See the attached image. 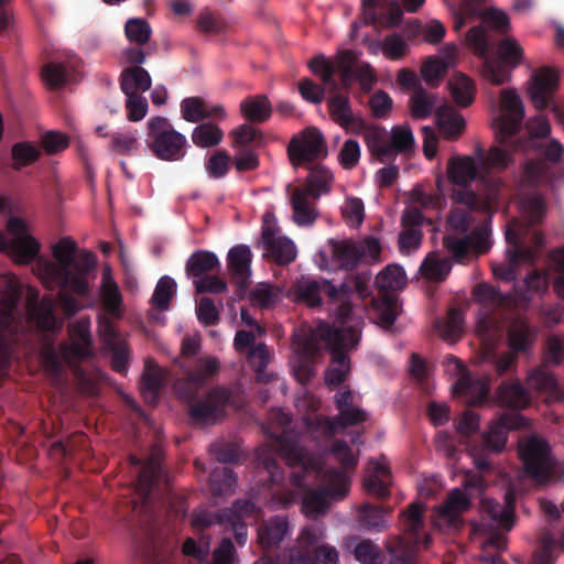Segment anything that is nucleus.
Wrapping results in <instances>:
<instances>
[{
    "instance_id": "nucleus-14",
    "label": "nucleus",
    "mask_w": 564,
    "mask_h": 564,
    "mask_svg": "<svg viewBox=\"0 0 564 564\" xmlns=\"http://www.w3.org/2000/svg\"><path fill=\"white\" fill-rule=\"evenodd\" d=\"M549 164L542 159H530L524 163L521 172V184L531 191L524 193L521 197L523 212H545V198L534 188L549 180Z\"/></svg>"
},
{
    "instance_id": "nucleus-2",
    "label": "nucleus",
    "mask_w": 564,
    "mask_h": 564,
    "mask_svg": "<svg viewBox=\"0 0 564 564\" xmlns=\"http://www.w3.org/2000/svg\"><path fill=\"white\" fill-rule=\"evenodd\" d=\"M466 41L475 55L480 57V76L491 85L501 86L511 80L512 72L521 64L524 51L520 43L511 36L497 43L496 53L489 55L491 43L487 31L481 26H473L466 34Z\"/></svg>"
},
{
    "instance_id": "nucleus-26",
    "label": "nucleus",
    "mask_w": 564,
    "mask_h": 564,
    "mask_svg": "<svg viewBox=\"0 0 564 564\" xmlns=\"http://www.w3.org/2000/svg\"><path fill=\"white\" fill-rule=\"evenodd\" d=\"M99 296L106 313L113 317H120L122 313V295L108 264L102 268Z\"/></svg>"
},
{
    "instance_id": "nucleus-43",
    "label": "nucleus",
    "mask_w": 564,
    "mask_h": 564,
    "mask_svg": "<svg viewBox=\"0 0 564 564\" xmlns=\"http://www.w3.org/2000/svg\"><path fill=\"white\" fill-rule=\"evenodd\" d=\"M415 140L413 132L408 126H394L391 130V140L389 143L390 160L394 159L397 153L410 154L414 151Z\"/></svg>"
},
{
    "instance_id": "nucleus-60",
    "label": "nucleus",
    "mask_w": 564,
    "mask_h": 564,
    "mask_svg": "<svg viewBox=\"0 0 564 564\" xmlns=\"http://www.w3.org/2000/svg\"><path fill=\"white\" fill-rule=\"evenodd\" d=\"M360 160V147L359 143L354 139H348L344 142L339 153V164L345 170H352Z\"/></svg>"
},
{
    "instance_id": "nucleus-62",
    "label": "nucleus",
    "mask_w": 564,
    "mask_h": 564,
    "mask_svg": "<svg viewBox=\"0 0 564 564\" xmlns=\"http://www.w3.org/2000/svg\"><path fill=\"white\" fill-rule=\"evenodd\" d=\"M509 341L517 350H524L531 344L532 335L523 322L517 321L510 326Z\"/></svg>"
},
{
    "instance_id": "nucleus-31",
    "label": "nucleus",
    "mask_w": 564,
    "mask_h": 564,
    "mask_svg": "<svg viewBox=\"0 0 564 564\" xmlns=\"http://www.w3.org/2000/svg\"><path fill=\"white\" fill-rule=\"evenodd\" d=\"M528 139L517 138L516 150L527 151L528 149L541 150V138H546L551 133V124L546 117L542 115L535 116L527 122Z\"/></svg>"
},
{
    "instance_id": "nucleus-9",
    "label": "nucleus",
    "mask_w": 564,
    "mask_h": 564,
    "mask_svg": "<svg viewBox=\"0 0 564 564\" xmlns=\"http://www.w3.org/2000/svg\"><path fill=\"white\" fill-rule=\"evenodd\" d=\"M333 182L332 172L317 165L310 171L304 185L288 184L286 194L293 212H315L316 202L330 192Z\"/></svg>"
},
{
    "instance_id": "nucleus-22",
    "label": "nucleus",
    "mask_w": 564,
    "mask_h": 564,
    "mask_svg": "<svg viewBox=\"0 0 564 564\" xmlns=\"http://www.w3.org/2000/svg\"><path fill=\"white\" fill-rule=\"evenodd\" d=\"M182 118L192 123L202 122L205 119L223 121L227 112L221 105H209L202 97H187L181 101Z\"/></svg>"
},
{
    "instance_id": "nucleus-24",
    "label": "nucleus",
    "mask_w": 564,
    "mask_h": 564,
    "mask_svg": "<svg viewBox=\"0 0 564 564\" xmlns=\"http://www.w3.org/2000/svg\"><path fill=\"white\" fill-rule=\"evenodd\" d=\"M469 507V499L459 489H454L448 495L447 500L438 508L437 518L434 524L438 528H457L459 514Z\"/></svg>"
},
{
    "instance_id": "nucleus-44",
    "label": "nucleus",
    "mask_w": 564,
    "mask_h": 564,
    "mask_svg": "<svg viewBox=\"0 0 564 564\" xmlns=\"http://www.w3.org/2000/svg\"><path fill=\"white\" fill-rule=\"evenodd\" d=\"M164 371L153 361L148 360L143 373L142 393L148 402L156 400L160 388L162 387Z\"/></svg>"
},
{
    "instance_id": "nucleus-27",
    "label": "nucleus",
    "mask_w": 564,
    "mask_h": 564,
    "mask_svg": "<svg viewBox=\"0 0 564 564\" xmlns=\"http://www.w3.org/2000/svg\"><path fill=\"white\" fill-rule=\"evenodd\" d=\"M435 120L441 134L447 140L457 139L465 130L464 117L448 105L437 108Z\"/></svg>"
},
{
    "instance_id": "nucleus-46",
    "label": "nucleus",
    "mask_w": 564,
    "mask_h": 564,
    "mask_svg": "<svg viewBox=\"0 0 564 564\" xmlns=\"http://www.w3.org/2000/svg\"><path fill=\"white\" fill-rule=\"evenodd\" d=\"M376 283L382 292L398 291L406 284V275L400 265L390 264L377 275Z\"/></svg>"
},
{
    "instance_id": "nucleus-18",
    "label": "nucleus",
    "mask_w": 564,
    "mask_h": 564,
    "mask_svg": "<svg viewBox=\"0 0 564 564\" xmlns=\"http://www.w3.org/2000/svg\"><path fill=\"white\" fill-rule=\"evenodd\" d=\"M406 207L404 212H421V209H436L441 212L446 205L442 189V178L437 177L436 186L416 184L404 195Z\"/></svg>"
},
{
    "instance_id": "nucleus-4",
    "label": "nucleus",
    "mask_w": 564,
    "mask_h": 564,
    "mask_svg": "<svg viewBox=\"0 0 564 564\" xmlns=\"http://www.w3.org/2000/svg\"><path fill=\"white\" fill-rule=\"evenodd\" d=\"M524 118V106L516 89H502L500 93V113L495 119L496 134L503 147H492L485 163L497 171H503L513 162V153Z\"/></svg>"
},
{
    "instance_id": "nucleus-49",
    "label": "nucleus",
    "mask_w": 564,
    "mask_h": 564,
    "mask_svg": "<svg viewBox=\"0 0 564 564\" xmlns=\"http://www.w3.org/2000/svg\"><path fill=\"white\" fill-rule=\"evenodd\" d=\"M390 471L384 464H376L373 467V474L369 475L365 479L366 490L377 497H383L390 485Z\"/></svg>"
},
{
    "instance_id": "nucleus-16",
    "label": "nucleus",
    "mask_w": 564,
    "mask_h": 564,
    "mask_svg": "<svg viewBox=\"0 0 564 564\" xmlns=\"http://www.w3.org/2000/svg\"><path fill=\"white\" fill-rule=\"evenodd\" d=\"M278 231L274 216L272 214L267 215L263 219L261 243L268 251L269 257L276 263L288 264L296 258L297 250L291 239L276 236Z\"/></svg>"
},
{
    "instance_id": "nucleus-30",
    "label": "nucleus",
    "mask_w": 564,
    "mask_h": 564,
    "mask_svg": "<svg viewBox=\"0 0 564 564\" xmlns=\"http://www.w3.org/2000/svg\"><path fill=\"white\" fill-rule=\"evenodd\" d=\"M358 134H362L368 150L382 163L390 161L389 143L386 141L387 132L379 126H369L365 121V127Z\"/></svg>"
},
{
    "instance_id": "nucleus-17",
    "label": "nucleus",
    "mask_w": 564,
    "mask_h": 564,
    "mask_svg": "<svg viewBox=\"0 0 564 564\" xmlns=\"http://www.w3.org/2000/svg\"><path fill=\"white\" fill-rule=\"evenodd\" d=\"M362 23L380 28H395L403 18L400 3L395 0H361Z\"/></svg>"
},
{
    "instance_id": "nucleus-11",
    "label": "nucleus",
    "mask_w": 564,
    "mask_h": 564,
    "mask_svg": "<svg viewBox=\"0 0 564 564\" xmlns=\"http://www.w3.org/2000/svg\"><path fill=\"white\" fill-rule=\"evenodd\" d=\"M10 236L9 256L20 264H29L41 259V242L31 234L29 224L18 216H12L7 223Z\"/></svg>"
},
{
    "instance_id": "nucleus-3",
    "label": "nucleus",
    "mask_w": 564,
    "mask_h": 564,
    "mask_svg": "<svg viewBox=\"0 0 564 564\" xmlns=\"http://www.w3.org/2000/svg\"><path fill=\"white\" fill-rule=\"evenodd\" d=\"M364 297L365 283L354 281V286L347 282L334 284L330 281H315L301 278L294 286L295 300L305 303L308 307H319L323 304L321 294L325 296L326 310L335 317V326L351 323V317H358L352 308V291Z\"/></svg>"
},
{
    "instance_id": "nucleus-47",
    "label": "nucleus",
    "mask_w": 564,
    "mask_h": 564,
    "mask_svg": "<svg viewBox=\"0 0 564 564\" xmlns=\"http://www.w3.org/2000/svg\"><path fill=\"white\" fill-rule=\"evenodd\" d=\"M228 394L226 391L215 392L206 404H199L192 409V414L203 423H213L218 416L220 406L227 401Z\"/></svg>"
},
{
    "instance_id": "nucleus-10",
    "label": "nucleus",
    "mask_w": 564,
    "mask_h": 564,
    "mask_svg": "<svg viewBox=\"0 0 564 564\" xmlns=\"http://www.w3.org/2000/svg\"><path fill=\"white\" fill-rule=\"evenodd\" d=\"M519 455L532 479L536 484L545 482L554 464L547 442L538 435L529 436L520 442Z\"/></svg>"
},
{
    "instance_id": "nucleus-20",
    "label": "nucleus",
    "mask_w": 564,
    "mask_h": 564,
    "mask_svg": "<svg viewBox=\"0 0 564 564\" xmlns=\"http://www.w3.org/2000/svg\"><path fill=\"white\" fill-rule=\"evenodd\" d=\"M558 86L557 75L550 68H541L531 76L528 94L538 110L549 107L552 95Z\"/></svg>"
},
{
    "instance_id": "nucleus-25",
    "label": "nucleus",
    "mask_w": 564,
    "mask_h": 564,
    "mask_svg": "<svg viewBox=\"0 0 564 564\" xmlns=\"http://www.w3.org/2000/svg\"><path fill=\"white\" fill-rule=\"evenodd\" d=\"M26 312L29 318L42 329H53L56 325L52 300L39 301V292L31 286L26 288Z\"/></svg>"
},
{
    "instance_id": "nucleus-57",
    "label": "nucleus",
    "mask_w": 564,
    "mask_h": 564,
    "mask_svg": "<svg viewBox=\"0 0 564 564\" xmlns=\"http://www.w3.org/2000/svg\"><path fill=\"white\" fill-rule=\"evenodd\" d=\"M437 327L444 339L455 341L463 329V316L458 311H452L447 319L438 324Z\"/></svg>"
},
{
    "instance_id": "nucleus-8",
    "label": "nucleus",
    "mask_w": 564,
    "mask_h": 564,
    "mask_svg": "<svg viewBox=\"0 0 564 564\" xmlns=\"http://www.w3.org/2000/svg\"><path fill=\"white\" fill-rule=\"evenodd\" d=\"M147 147L162 161L175 162L186 154L187 140L165 117H153L147 123Z\"/></svg>"
},
{
    "instance_id": "nucleus-59",
    "label": "nucleus",
    "mask_w": 564,
    "mask_h": 564,
    "mask_svg": "<svg viewBox=\"0 0 564 564\" xmlns=\"http://www.w3.org/2000/svg\"><path fill=\"white\" fill-rule=\"evenodd\" d=\"M408 48L406 42L397 33L387 35L382 41V52L386 57L392 61L402 58Z\"/></svg>"
},
{
    "instance_id": "nucleus-40",
    "label": "nucleus",
    "mask_w": 564,
    "mask_h": 564,
    "mask_svg": "<svg viewBox=\"0 0 564 564\" xmlns=\"http://www.w3.org/2000/svg\"><path fill=\"white\" fill-rule=\"evenodd\" d=\"M41 148L33 142L19 141L11 148L12 169L21 171L23 167L34 164L41 158Z\"/></svg>"
},
{
    "instance_id": "nucleus-53",
    "label": "nucleus",
    "mask_w": 564,
    "mask_h": 564,
    "mask_svg": "<svg viewBox=\"0 0 564 564\" xmlns=\"http://www.w3.org/2000/svg\"><path fill=\"white\" fill-rule=\"evenodd\" d=\"M355 541L348 540L346 542V547L348 550H354L355 556L357 561L361 564H382L383 556L379 549L373 545L370 541H362L356 545Z\"/></svg>"
},
{
    "instance_id": "nucleus-34",
    "label": "nucleus",
    "mask_w": 564,
    "mask_h": 564,
    "mask_svg": "<svg viewBox=\"0 0 564 564\" xmlns=\"http://www.w3.org/2000/svg\"><path fill=\"white\" fill-rule=\"evenodd\" d=\"M522 419L517 414L505 415L497 423L490 426L489 432L485 435V443L491 451H500L506 444V431L509 429H518Z\"/></svg>"
},
{
    "instance_id": "nucleus-19",
    "label": "nucleus",
    "mask_w": 564,
    "mask_h": 564,
    "mask_svg": "<svg viewBox=\"0 0 564 564\" xmlns=\"http://www.w3.org/2000/svg\"><path fill=\"white\" fill-rule=\"evenodd\" d=\"M448 366H453L459 376L453 387L454 395L464 397L469 404L480 403L488 392L487 381L480 378H474L464 369L460 360L455 357L448 358Z\"/></svg>"
},
{
    "instance_id": "nucleus-56",
    "label": "nucleus",
    "mask_w": 564,
    "mask_h": 564,
    "mask_svg": "<svg viewBox=\"0 0 564 564\" xmlns=\"http://www.w3.org/2000/svg\"><path fill=\"white\" fill-rule=\"evenodd\" d=\"M68 76V69L63 63L50 62L42 68V77L51 88L63 87Z\"/></svg>"
},
{
    "instance_id": "nucleus-41",
    "label": "nucleus",
    "mask_w": 564,
    "mask_h": 564,
    "mask_svg": "<svg viewBox=\"0 0 564 564\" xmlns=\"http://www.w3.org/2000/svg\"><path fill=\"white\" fill-rule=\"evenodd\" d=\"M422 221L421 214H404L402 224L404 229L400 235V248L402 251H411L419 247L421 242V231L419 225Z\"/></svg>"
},
{
    "instance_id": "nucleus-35",
    "label": "nucleus",
    "mask_w": 564,
    "mask_h": 564,
    "mask_svg": "<svg viewBox=\"0 0 564 564\" xmlns=\"http://www.w3.org/2000/svg\"><path fill=\"white\" fill-rule=\"evenodd\" d=\"M240 111L247 120L261 123L271 117L272 106L265 95H258L243 99L240 104Z\"/></svg>"
},
{
    "instance_id": "nucleus-28",
    "label": "nucleus",
    "mask_w": 564,
    "mask_h": 564,
    "mask_svg": "<svg viewBox=\"0 0 564 564\" xmlns=\"http://www.w3.org/2000/svg\"><path fill=\"white\" fill-rule=\"evenodd\" d=\"M489 229L484 226L474 230L466 239H456L451 236L445 238V245L455 257L462 258L468 248L484 251L488 248Z\"/></svg>"
},
{
    "instance_id": "nucleus-54",
    "label": "nucleus",
    "mask_w": 564,
    "mask_h": 564,
    "mask_svg": "<svg viewBox=\"0 0 564 564\" xmlns=\"http://www.w3.org/2000/svg\"><path fill=\"white\" fill-rule=\"evenodd\" d=\"M372 307L378 324L381 327L389 328L398 315V305L394 297L384 295L381 300L375 301Z\"/></svg>"
},
{
    "instance_id": "nucleus-13",
    "label": "nucleus",
    "mask_w": 564,
    "mask_h": 564,
    "mask_svg": "<svg viewBox=\"0 0 564 564\" xmlns=\"http://www.w3.org/2000/svg\"><path fill=\"white\" fill-rule=\"evenodd\" d=\"M288 155L294 167L327 156V147L323 133L315 127L306 128L300 135L291 139Z\"/></svg>"
},
{
    "instance_id": "nucleus-36",
    "label": "nucleus",
    "mask_w": 564,
    "mask_h": 564,
    "mask_svg": "<svg viewBox=\"0 0 564 564\" xmlns=\"http://www.w3.org/2000/svg\"><path fill=\"white\" fill-rule=\"evenodd\" d=\"M340 490L338 492L326 491V492H308L304 497L303 501V510L306 516L315 517L322 512H324L328 506L326 496L332 497H343L346 495L348 490V480L346 477L340 476Z\"/></svg>"
},
{
    "instance_id": "nucleus-58",
    "label": "nucleus",
    "mask_w": 564,
    "mask_h": 564,
    "mask_svg": "<svg viewBox=\"0 0 564 564\" xmlns=\"http://www.w3.org/2000/svg\"><path fill=\"white\" fill-rule=\"evenodd\" d=\"M230 135L234 138V147L246 148L251 143H260L262 141V133L247 123L240 124L232 130Z\"/></svg>"
},
{
    "instance_id": "nucleus-15",
    "label": "nucleus",
    "mask_w": 564,
    "mask_h": 564,
    "mask_svg": "<svg viewBox=\"0 0 564 564\" xmlns=\"http://www.w3.org/2000/svg\"><path fill=\"white\" fill-rule=\"evenodd\" d=\"M89 321L79 319L70 327V346L59 347L58 351L48 347L44 351V358L47 362L56 368L61 364V359L72 362L75 358L89 356L91 352V338L89 330Z\"/></svg>"
},
{
    "instance_id": "nucleus-63",
    "label": "nucleus",
    "mask_w": 564,
    "mask_h": 564,
    "mask_svg": "<svg viewBox=\"0 0 564 564\" xmlns=\"http://www.w3.org/2000/svg\"><path fill=\"white\" fill-rule=\"evenodd\" d=\"M288 531V525L283 520H274L259 532V540L263 545H272L280 542Z\"/></svg>"
},
{
    "instance_id": "nucleus-51",
    "label": "nucleus",
    "mask_w": 564,
    "mask_h": 564,
    "mask_svg": "<svg viewBox=\"0 0 564 564\" xmlns=\"http://www.w3.org/2000/svg\"><path fill=\"white\" fill-rule=\"evenodd\" d=\"M230 269L242 280L250 274L251 251L249 247L240 245L231 248L228 252Z\"/></svg>"
},
{
    "instance_id": "nucleus-61",
    "label": "nucleus",
    "mask_w": 564,
    "mask_h": 564,
    "mask_svg": "<svg viewBox=\"0 0 564 564\" xmlns=\"http://www.w3.org/2000/svg\"><path fill=\"white\" fill-rule=\"evenodd\" d=\"M253 507L249 502L237 503L234 506V511L228 517L231 528L236 534L239 543H243L247 536L246 528L237 522L240 518H246L252 513Z\"/></svg>"
},
{
    "instance_id": "nucleus-6",
    "label": "nucleus",
    "mask_w": 564,
    "mask_h": 564,
    "mask_svg": "<svg viewBox=\"0 0 564 564\" xmlns=\"http://www.w3.org/2000/svg\"><path fill=\"white\" fill-rule=\"evenodd\" d=\"M446 175L451 184L457 186L452 188L449 198L453 209L451 212H491L490 209H480L484 198L478 193L470 189V185L479 176L477 162L469 155H452L446 165Z\"/></svg>"
},
{
    "instance_id": "nucleus-50",
    "label": "nucleus",
    "mask_w": 564,
    "mask_h": 564,
    "mask_svg": "<svg viewBox=\"0 0 564 564\" xmlns=\"http://www.w3.org/2000/svg\"><path fill=\"white\" fill-rule=\"evenodd\" d=\"M307 66L314 75L319 77L324 85L328 86L333 91L338 89V84L334 78L335 67L325 55L318 54L314 56L307 63Z\"/></svg>"
},
{
    "instance_id": "nucleus-33",
    "label": "nucleus",
    "mask_w": 564,
    "mask_h": 564,
    "mask_svg": "<svg viewBox=\"0 0 564 564\" xmlns=\"http://www.w3.org/2000/svg\"><path fill=\"white\" fill-rule=\"evenodd\" d=\"M18 295L15 278H6L0 286V329H6L14 319L13 311Z\"/></svg>"
},
{
    "instance_id": "nucleus-12",
    "label": "nucleus",
    "mask_w": 564,
    "mask_h": 564,
    "mask_svg": "<svg viewBox=\"0 0 564 564\" xmlns=\"http://www.w3.org/2000/svg\"><path fill=\"white\" fill-rule=\"evenodd\" d=\"M324 534L321 529L307 528L299 538V545L289 556L286 564H310L308 554L314 552L312 564H338L337 551L326 544L316 545Z\"/></svg>"
},
{
    "instance_id": "nucleus-5",
    "label": "nucleus",
    "mask_w": 564,
    "mask_h": 564,
    "mask_svg": "<svg viewBox=\"0 0 564 564\" xmlns=\"http://www.w3.org/2000/svg\"><path fill=\"white\" fill-rule=\"evenodd\" d=\"M351 323L335 326L329 329L327 325L318 326L315 336L325 340L332 355L329 368L325 375L328 387L340 384L350 369L347 352L352 349L359 339L361 321L359 317H351Z\"/></svg>"
},
{
    "instance_id": "nucleus-45",
    "label": "nucleus",
    "mask_w": 564,
    "mask_h": 564,
    "mask_svg": "<svg viewBox=\"0 0 564 564\" xmlns=\"http://www.w3.org/2000/svg\"><path fill=\"white\" fill-rule=\"evenodd\" d=\"M219 267L217 257L208 251H198L193 253L186 263V272L199 279L205 276L206 273L216 270Z\"/></svg>"
},
{
    "instance_id": "nucleus-7",
    "label": "nucleus",
    "mask_w": 564,
    "mask_h": 564,
    "mask_svg": "<svg viewBox=\"0 0 564 564\" xmlns=\"http://www.w3.org/2000/svg\"><path fill=\"white\" fill-rule=\"evenodd\" d=\"M513 501L512 492L506 495L505 506H500L491 499L482 500V522L476 529L475 535L479 539L482 547L492 546L502 549L505 541L501 536L502 531H509L513 524Z\"/></svg>"
},
{
    "instance_id": "nucleus-32",
    "label": "nucleus",
    "mask_w": 564,
    "mask_h": 564,
    "mask_svg": "<svg viewBox=\"0 0 564 564\" xmlns=\"http://www.w3.org/2000/svg\"><path fill=\"white\" fill-rule=\"evenodd\" d=\"M445 53V61L431 58L427 59L421 68L423 80L431 87H436L438 85V82L444 75L446 68L454 63L458 54V50L455 45H446Z\"/></svg>"
},
{
    "instance_id": "nucleus-21",
    "label": "nucleus",
    "mask_w": 564,
    "mask_h": 564,
    "mask_svg": "<svg viewBox=\"0 0 564 564\" xmlns=\"http://www.w3.org/2000/svg\"><path fill=\"white\" fill-rule=\"evenodd\" d=\"M317 263L321 269L346 268L357 263L360 250L350 242L330 241L318 254Z\"/></svg>"
},
{
    "instance_id": "nucleus-37",
    "label": "nucleus",
    "mask_w": 564,
    "mask_h": 564,
    "mask_svg": "<svg viewBox=\"0 0 564 564\" xmlns=\"http://www.w3.org/2000/svg\"><path fill=\"white\" fill-rule=\"evenodd\" d=\"M437 104V96L423 87H417L409 99L412 118L422 120L429 118Z\"/></svg>"
},
{
    "instance_id": "nucleus-38",
    "label": "nucleus",
    "mask_w": 564,
    "mask_h": 564,
    "mask_svg": "<svg viewBox=\"0 0 564 564\" xmlns=\"http://www.w3.org/2000/svg\"><path fill=\"white\" fill-rule=\"evenodd\" d=\"M448 86L451 95L458 106L468 107L474 102L476 87L470 77L458 73L448 80Z\"/></svg>"
},
{
    "instance_id": "nucleus-39",
    "label": "nucleus",
    "mask_w": 564,
    "mask_h": 564,
    "mask_svg": "<svg viewBox=\"0 0 564 564\" xmlns=\"http://www.w3.org/2000/svg\"><path fill=\"white\" fill-rule=\"evenodd\" d=\"M528 384L536 390L547 393V402L560 401L564 397V390L555 379L541 369L533 370L528 377Z\"/></svg>"
},
{
    "instance_id": "nucleus-64",
    "label": "nucleus",
    "mask_w": 564,
    "mask_h": 564,
    "mask_svg": "<svg viewBox=\"0 0 564 564\" xmlns=\"http://www.w3.org/2000/svg\"><path fill=\"white\" fill-rule=\"evenodd\" d=\"M41 144L47 154H56L68 148L69 139L65 133L47 131L42 135Z\"/></svg>"
},
{
    "instance_id": "nucleus-42",
    "label": "nucleus",
    "mask_w": 564,
    "mask_h": 564,
    "mask_svg": "<svg viewBox=\"0 0 564 564\" xmlns=\"http://www.w3.org/2000/svg\"><path fill=\"white\" fill-rule=\"evenodd\" d=\"M224 131L213 122H202L192 132V141L198 148H214L224 139Z\"/></svg>"
},
{
    "instance_id": "nucleus-23",
    "label": "nucleus",
    "mask_w": 564,
    "mask_h": 564,
    "mask_svg": "<svg viewBox=\"0 0 564 564\" xmlns=\"http://www.w3.org/2000/svg\"><path fill=\"white\" fill-rule=\"evenodd\" d=\"M327 108L330 118L347 132L359 133L365 127V120L354 115L348 96L334 95L328 99Z\"/></svg>"
},
{
    "instance_id": "nucleus-1",
    "label": "nucleus",
    "mask_w": 564,
    "mask_h": 564,
    "mask_svg": "<svg viewBox=\"0 0 564 564\" xmlns=\"http://www.w3.org/2000/svg\"><path fill=\"white\" fill-rule=\"evenodd\" d=\"M50 250L52 259H40L34 274L44 288H59L57 302L61 308L67 315H75L85 307L79 299L90 294L96 257L88 250L79 249L68 236L52 242Z\"/></svg>"
},
{
    "instance_id": "nucleus-48",
    "label": "nucleus",
    "mask_w": 564,
    "mask_h": 564,
    "mask_svg": "<svg viewBox=\"0 0 564 564\" xmlns=\"http://www.w3.org/2000/svg\"><path fill=\"white\" fill-rule=\"evenodd\" d=\"M498 400L513 409H522L529 404V395L519 383H503L499 389Z\"/></svg>"
},
{
    "instance_id": "nucleus-52",
    "label": "nucleus",
    "mask_w": 564,
    "mask_h": 564,
    "mask_svg": "<svg viewBox=\"0 0 564 564\" xmlns=\"http://www.w3.org/2000/svg\"><path fill=\"white\" fill-rule=\"evenodd\" d=\"M124 33L130 43L142 46L149 42L152 29L147 20L132 18L126 22Z\"/></svg>"
},
{
    "instance_id": "nucleus-55",
    "label": "nucleus",
    "mask_w": 564,
    "mask_h": 564,
    "mask_svg": "<svg viewBox=\"0 0 564 564\" xmlns=\"http://www.w3.org/2000/svg\"><path fill=\"white\" fill-rule=\"evenodd\" d=\"M451 270V264L447 259L440 258L434 253L426 257L421 265L422 274L430 280H441Z\"/></svg>"
},
{
    "instance_id": "nucleus-29",
    "label": "nucleus",
    "mask_w": 564,
    "mask_h": 564,
    "mask_svg": "<svg viewBox=\"0 0 564 564\" xmlns=\"http://www.w3.org/2000/svg\"><path fill=\"white\" fill-rule=\"evenodd\" d=\"M151 76L141 66H132L122 70L120 75V88L126 96L141 95L150 89Z\"/></svg>"
}]
</instances>
